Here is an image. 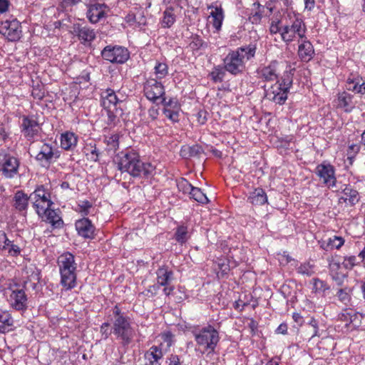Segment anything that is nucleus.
I'll use <instances>...</instances> for the list:
<instances>
[{"label":"nucleus","mask_w":365,"mask_h":365,"mask_svg":"<svg viewBox=\"0 0 365 365\" xmlns=\"http://www.w3.org/2000/svg\"><path fill=\"white\" fill-rule=\"evenodd\" d=\"M346 89L355 93L364 95L365 94V81L359 76L349 78L346 81Z\"/></svg>","instance_id":"obj_29"},{"label":"nucleus","mask_w":365,"mask_h":365,"mask_svg":"<svg viewBox=\"0 0 365 365\" xmlns=\"http://www.w3.org/2000/svg\"><path fill=\"white\" fill-rule=\"evenodd\" d=\"M108 110V120L110 123H115V118L118 115L123 114L122 109L118 110V108L106 109Z\"/></svg>","instance_id":"obj_57"},{"label":"nucleus","mask_w":365,"mask_h":365,"mask_svg":"<svg viewBox=\"0 0 365 365\" xmlns=\"http://www.w3.org/2000/svg\"><path fill=\"white\" fill-rule=\"evenodd\" d=\"M194 336L197 346L196 349L202 354L213 353L220 341L219 332L211 325L195 331Z\"/></svg>","instance_id":"obj_4"},{"label":"nucleus","mask_w":365,"mask_h":365,"mask_svg":"<svg viewBox=\"0 0 365 365\" xmlns=\"http://www.w3.org/2000/svg\"><path fill=\"white\" fill-rule=\"evenodd\" d=\"M309 324L313 328L311 338L319 336V327L317 321L314 318H312L309 322Z\"/></svg>","instance_id":"obj_59"},{"label":"nucleus","mask_w":365,"mask_h":365,"mask_svg":"<svg viewBox=\"0 0 365 365\" xmlns=\"http://www.w3.org/2000/svg\"><path fill=\"white\" fill-rule=\"evenodd\" d=\"M352 98L353 96L346 91L339 93L336 99L337 108H342L345 112H351L354 108Z\"/></svg>","instance_id":"obj_28"},{"label":"nucleus","mask_w":365,"mask_h":365,"mask_svg":"<svg viewBox=\"0 0 365 365\" xmlns=\"http://www.w3.org/2000/svg\"><path fill=\"white\" fill-rule=\"evenodd\" d=\"M329 274L339 286H341L347 277V274L342 270V264L337 255H332L327 258Z\"/></svg>","instance_id":"obj_10"},{"label":"nucleus","mask_w":365,"mask_h":365,"mask_svg":"<svg viewBox=\"0 0 365 365\" xmlns=\"http://www.w3.org/2000/svg\"><path fill=\"white\" fill-rule=\"evenodd\" d=\"M106 6L105 4L95 2L88 6L87 17L91 23H97L105 17Z\"/></svg>","instance_id":"obj_20"},{"label":"nucleus","mask_w":365,"mask_h":365,"mask_svg":"<svg viewBox=\"0 0 365 365\" xmlns=\"http://www.w3.org/2000/svg\"><path fill=\"white\" fill-rule=\"evenodd\" d=\"M76 228L79 235L84 238H93L94 235L95 227L91 221L88 218L83 217L76 222Z\"/></svg>","instance_id":"obj_22"},{"label":"nucleus","mask_w":365,"mask_h":365,"mask_svg":"<svg viewBox=\"0 0 365 365\" xmlns=\"http://www.w3.org/2000/svg\"><path fill=\"white\" fill-rule=\"evenodd\" d=\"M202 152V148L198 145L192 146H183L180 150V155L185 158L197 156Z\"/></svg>","instance_id":"obj_39"},{"label":"nucleus","mask_w":365,"mask_h":365,"mask_svg":"<svg viewBox=\"0 0 365 365\" xmlns=\"http://www.w3.org/2000/svg\"><path fill=\"white\" fill-rule=\"evenodd\" d=\"M316 173L327 186L332 188L336 187V178L333 166L320 164L316 168Z\"/></svg>","instance_id":"obj_15"},{"label":"nucleus","mask_w":365,"mask_h":365,"mask_svg":"<svg viewBox=\"0 0 365 365\" xmlns=\"http://www.w3.org/2000/svg\"><path fill=\"white\" fill-rule=\"evenodd\" d=\"M256 50V45L250 43L230 51L223 59L225 70L235 76L243 73L246 63L255 57Z\"/></svg>","instance_id":"obj_2"},{"label":"nucleus","mask_w":365,"mask_h":365,"mask_svg":"<svg viewBox=\"0 0 365 365\" xmlns=\"http://www.w3.org/2000/svg\"><path fill=\"white\" fill-rule=\"evenodd\" d=\"M21 132L24 136L31 140L36 137L41 130L40 125L34 116H23L21 125Z\"/></svg>","instance_id":"obj_12"},{"label":"nucleus","mask_w":365,"mask_h":365,"mask_svg":"<svg viewBox=\"0 0 365 365\" xmlns=\"http://www.w3.org/2000/svg\"><path fill=\"white\" fill-rule=\"evenodd\" d=\"M11 306L18 311H24L27 308V297L23 289L12 290L9 296Z\"/></svg>","instance_id":"obj_17"},{"label":"nucleus","mask_w":365,"mask_h":365,"mask_svg":"<svg viewBox=\"0 0 365 365\" xmlns=\"http://www.w3.org/2000/svg\"><path fill=\"white\" fill-rule=\"evenodd\" d=\"M336 296L338 299L344 304H347L350 301V294L347 289H340L337 292Z\"/></svg>","instance_id":"obj_55"},{"label":"nucleus","mask_w":365,"mask_h":365,"mask_svg":"<svg viewBox=\"0 0 365 365\" xmlns=\"http://www.w3.org/2000/svg\"><path fill=\"white\" fill-rule=\"evenodd\" d=\"M119 136L118 134L107 135L105 137V143L107 144L108 150H115L118 148Z\"/></svg>","instance_id":"obj_48"},{"label":"nucleus","mask_w":365,"mask_h":365,"mask_svg":"<svg viewBox=\"0 0 365 365\" xmlns=\"http://www.w3.org/2000/svg\"><path fill=\"white\" fill-rule=\"evenodd\" d=\"M77 211L79 212L82 215H88L94 211V207L92 203L88 200H81L78 204Z\"/></svg>","instance_id":"obj_41"},{"label":"nucleus","mask_w":365,"mask_h":365,"mask_svg":"<svg viewBox=\"0 0 365 365\" xmlns=\"http://www.w3.org/2000/svg\"><path fill=\"white\" fill-rule=\"evenodd\" d=\"M207 9L211 10L210 14V18L212 19L211 24L215 31L219 32L221 30L225 18L223 9L220 5L217 6L215 3L207 6Z\"/></svg>","instance_id":"obj_18"},{"label":"nucleus","mask_w":365,"mask_h":365,"mask_svg":"<svg viewBox=\"0 0 365 365\" xmlns=\"http://www.w3.org/2000/svg\"><path fill=\"white\" fill-rule=\"evenodd\" d=\"M148 118L145 120V123H150L155 120L159 115V109L155 106L151 107L147 112Z\"/></svg>","instance_id":"obj_54"},{"label":"nucleus","mask_w":365,"mask_h":365,"mask_svg":"<svg viewBox=\"0 0 365 365\" xmlns=\"http://www.w3.org/2000/svg\"><path fill=\"white\" fill-rule=\"evenodd\" d=\"M168 365H178L180 364V359L177 355H171L168 359Z\"/></svg>","instance_id":"obj_64"},{"label":"nucleus","mask_w":365,"mask_h":365,"mask_svg":"<svg viewBox=\"0 0 365 365\" xmlns=\"http://www.w3.org/2000/svg\"><path fill=\"white\" fill-rule=\"evenodd\" d=\"M197 121L200 124H205L207 121V112L200 110L197 113Z\"/></svg>","instance_id":"obj_62"},{"label":"nucleus","mask_w":365,"mask_h":365,"mask_svg":"<svg viewBox=\"0 0 365 365\" xmlns=\"http://www.w3.org/2000/svg\"><path fill=\"white\" fill-rule=\"evenodd\" d=\"M190 237L188 227L180 225L176 227L174 238L180 245L185 244Z\"/></svg>","instance_id":"obj_36"},{"label":"nucleus","mask_w":365,"mask_h":365,"mask_svg":"<svg viewBox=\"0 0 365 365\" xmlns=\"http://www.w3.org/2000/svg\"><path fill=\"white\" fill-rule=\"evenodd\" d=\"M13 319L7 312H0V333H6L11 329Z\"/></svg>","instance_id":"obj_37"},{"label":"nucleus","mask_w":365,"mask_h":365,"mask_svg":"<svg viewBox=\"0 0 365 365\" xmlns=\"http://www.w3.org/2000/svg\"><path fill=\"white\" fill-rule=\"evenodd\" d=\"M163 356L161 348L157 346H152L145 353V358L150 365H160L159 360Z\"/></svg>","instance_id":"obj_32"},{"label":"nucleus","mask_w":365,"mask_h":365,"mask_svg":"<svg viewBox=\"0 0 365 365\" xmlns=\"http://www.w3.org/2000/svg\"><path fill=\"white\" fill-rule=\"evenodd\" d=\"M4 250L6 251L8 255L11 257H17L21 253V248L17 245L14 244V241L10 240L9 239L6 242V245Z\"/></svg>","instance_id":"obj_46"},{"label":"nucleus","mask_w":365,"mask_h":365,"mask_svg":"<svg viewBox=\"0 0 365 365\" xmlns=\"http://www.w3.org/2000/svg\"><path fill=\"white\" fill-rule=\"evenodd\" d=\"M178 187L180 191H182L184 193H189L190 195L195 187H193L187 180L181 179L178 182Z\"/></svg>","instance_id":"obj_51"},{"label":"nucleus","mask_w":365,"mask_h":365,"mask_svg":"<svg viewBox=\"0 0 365 365\" xmlns=\"http://www.w3.org/2000/svg\"><path fill=\"white\" fill-rule=\"evenodd\" d=\"M175 21V15L173 7H168L163 12L161 21L162 27L170 28Z\"/></svg>","instance_id":"obj_38"},{"label":"nucleus","mask_w":365,"mask_h":365,"mask_svg":"<svg viewBox=\"0 0 365 365\" xmlns=\"http://www.w3.org/2000/svg\"><path fill=\"white\" fill-rule=\"evenodd\" d=\"M101 56L110 63H123L129 58L127 48L119 46H107L101 51Z\"/></svg>","instance_id":"obj_8"},{"label":"nucleus","mask_w":365,"mask_h":365,"mask_svg":"<svg viewBox=\"0 0 365 365\" xmlns=\"http://www.w3.org/2000/svg\"><path fill=\"white\" fill-rule=\"evenodd\" d=\"M248 202L254 205H263L267 202V196L265 191L261 187H257L250 192Z\"/></svg>","instance_id":"obj_30"},{"label":"nucleus","mask_w":365,"mask_h":365,"mask_svg":"<svg viewBox=\"0 0 365 365\" xmlns=\"http://www.w3.org/2000/svg\"><path fill=\"white\" fill-rule=\"evenodd\" d=\"M43 211L36 213L43 221L51 224L54 228H58L63 225V222L56 210L48 207Z\"/></svg>","instance_id":"obj_19"},{"label":"nucleus","mask_w":365,"mask_h":365,"mask_svg":"<svg viewBox=\"0 0 365 365\" xmlns=\"http://www.w3.org/2000/svg\"><path fill=\"white\" fill-rule=\"evenodd\" d=\"M345 240L342 237L334 235L327 240L319 242L320 247L324 250H339L344 244Z\"/></svg>","instance_id":"obj_31"},{"label":"nucleus","mask_w":365,"mask_h":365,"mask_svg":"<svg viewBox=\"0 0 365 365\" xmlns=\"http://www.w3.org/2000/svg\"><path fill=\"white\" fill-rule=\"evenodd\" d=\"M33 206L36 212H43L46 208L52 207L53 202L51 200L50 192L43 185L38 186L30 195Z\"/></svg>","instance_id":"obj_7"},{"label":"nucleus","mask_w":365,"mask_h":365,"mask_svg":"<svg viewBox=\"0 0 365 365\" xmlns=\"http://www.w3.org/2000/svg\"><path fill=\"white\" fill-rule=\"evenodd\" d=\"M297 272L300 274L311 277L314 274V265L309 262L302 263L297 267Z\"/></svg>","instance_id":"obj_43"},{"label":"nucleus","mask_w":365,"mask_h":365,"mask_svg":"<svg viewBox=\"0 0 365 365\" xmlns=\"http://www.w3.org/2000/svg\"><path fill=\"white\" fill-rule=\"evenodd\" d=\"M19 160L5 150L0 151V172L8 179L14 178L19 173Z\"/></svg>","instance_id":"obj_6"},{"label":"nucleus","mask_w":365,"mask_h":365,"mask_svg":"<svg viewBox=\"0 0 365 365\" xmlns=\"http://www.w3.org/2000/svg\"><path fill=\"white\" fill-rule=\"evenodd\" d=\"M73 33L76 36L81 43L84 45L91 44L96 38V33L94 29L88 26L74 24Z\"/></svg>","instance_id":"obj_16"},{"label":"nucleus","mask_w":365,"mask_h":365,"mask_svg":"<svg viewBox=\"0 0 365 365\" xmlns=\"http://www.w3.org/2000/svg\"><path fill=\"white\" fill-rule=\"evenodd\" d=\"M113 332V327L110 328V324L108 322H104L100 327V333L101 334L102 339H107L111 333Z\"/></svg>","instance_id":"obj_53"},{"label":"nucleus","mask_w":365,"mask_h":365,"mask_svg":"<svg viewBox=\"0 0 365 365\" xmlns=\"http://www.w3.org/2000/svg\"><path fill=\"white\" fill-rule=\"evenodd\" d=\"M302 42L298 46V56L301 61L309 62L312 60L314 55V49L312 43L307 40L305 36L301 39Z\"/></svg>","instance_id":"obj_21"},{"label":"nucleus","mask_w":365,"mask_h":365,"mask_svg":"<svg viewBox=\"0 0 365 365\" xmlns=\"http://www.w3.org/2000/svg\"><path fill=\"white\" fill-rule=\"evenodd\" d=\"M163 113L165 116L173 122H178L179 120V113L177 110H171L168 108H165Z\"/></svg>","instance_id":"obj_56"},{"label":"nucleus","mask_w":365,"mask_h":365,"mask_svg":"<svg viewBox=\"0 0 365 365\" xmlns=\"http://www.w3.org/2000/svg\"><path fill=\"white\" fill-rule=\"evenodd\" d=\"M287 91L288 90L285 89L282 84L277 81L269 89L266 91L265 97L269 101L282 105L287 100Z\"/></svg>","instance_id":"obj_14"},{"label":"nucleus","mask_w":365,"mask_h":365,"mask_svg":"<svg viewBox=\"0 0 365 365\" xmlns=\"http://www.w3.org/2000/svg\"><path fill=\"white\" fill-rule=\"evenodd\" d=\"M190 195L197 202L206 204L209 202L207 195L198 187H195Z\"/></svg>","instance_id":"obj_44"},{"label":"nucleus","mask_w":365,"mask_h":365,"mask_svg":"<svg viewBox=\"0 0 365 365\" xmlns=\"http://www.w3.org/2000/svg\"><path fill=\"white\" fill-rule=\"evenodd\" d=\"M121 102L113 90L108 88L102 91L101 105L105 109L117 108V105Z\"/></svg>","instance_id":"obj_23"},{"label":"nucleus","mask_w":365,"mask_h":365,"mask_svg":"<svg viewBox=\"0 0 365 365\" xmlns=\"http://www.w3.org/2000/svg\"><path fill=\"white\" fill-rule=\"evenodd\" d=\"M84 153L93 161H98L100 155L99 150L96 148V144L90 143L84 148Z\"/></svg>","instance_id":"obj_42"},{"label":"nucleus","mask_w":365,"mask_h":365,"mask_svg":"<svg viewBox=\"0 0 365 365\" xmlns=\"http://www.w3.org/2000/svg\"><path fill=\"white\" fill-rule=\"evenodd\" d=\"M31 199L22 190H18L13 197V206L19 212H26L29 207V201Z\"/></svg>","instance_id":"obj_25"},{"label":"nucleus","mask_w":365,"mask_h":365,"mask_svg":"<svg viewBox=\"0 0 365 365\" xmlns=\"http://www.w3.org/2000/svg\"><path fill=\"white\" fill-rule=\"evenodd\" d=\"M329 289L327 283L318 278L313 279V290L315 292H325Z\"/></svg>","instance_id":"obj_50"},{"label":"nucleus","mask_w":365,"mask_h":365,"mask_svg":"<svg viewBox=\"0 0 365 365\" xmlns=\"http://www.w3.org/2000/svg\"><path fill=\"white\" fill-rule=\"evenodd\" d=\"M155 73L158 78H163L168 74V66L163 63H158L155 66Z\"/></svg>","instance_id":"obj_52"},{"label":"nucleus","mask_w":365,"mask_h":365,"mask_svg":"<svg viewBox=\"0 0 365 365\" xmlns=\"http://www.w3.org/2000/svg\"><path fill=\"white\" fill-rule=\"evenodd\" d=\"M21 26L16 19L6 20L0 25V33L9 41H16L21 38Z\"/></svg>","instance_id":"obj_9"},{"label":"nucleus","mask_w":365,"mask_h":365,"mask_svg":"<svg viewBox=\"0 0 365 365\" xmlns=\"http://www.w3.org/2000/svg\"><path fill=\"white\" fill-rule=\"evenodd\" d=\"M114 162L119 170L126 172L133 177H147L154 170L150 163L142 162L139 155L133 151L121 152L115 156Z\"/></svg>","instance_id":"obj_1"},{"label":"nucleus","mask_w":365,"mask_h":365,"mask_svg":"<svg viewBox=\"0 0 365 365\" xmlns=\"http://www.w3.org/2000/svg\"><path fill=\"white\" fill-rule=\"evenodd\" d=\"M279 66V64L277 61H272L268 66L261 68L259 74L267 81H275L278 78Z\"/></svg>","instance_id":"obj_26"},{"label":"nucleus","mask_w":365,"mask_h":365,"mask_svg":"<svg viewBox=\"0 0 365 365\" xmlns=\"http://www.w3.org/2000/svg\"><path fill=\"white\" fill-rule=\"evenodd\" d=\"M157 283L159 286H168L173 279V272L166 267H160L156 271Z\"/></svg>","instance_id":"obj_33"},{"label":"nucleus","mask_w":365,"mask_h":365,"mask_svg":"<svg viewBox=\"0 0 365 365\" xmlns=\"http://www.w3.org/2000/svg\"><path fill=\"white\" fill-rule=\"evenodd\" d=\"M294 68H292L289 66H287V70L285 71L282 77V84L285 89L289 90L292 84V76Z\"/></svg>","instance_id":"obj_45"},{"label":"nucleus","mask_w":365,"mask_h":365,"mask_svg":"<svg viewBox=\"0 0 365 365\" xmlns=\"http://www.w3.org/2000/svg\"><path fill=\"white\" fill-rule=\"evenodd\" d=\"M9 0H0V13L6 12L9 6Z\"/></svg>","instance_id":"obj_63"},{"label":"nucleus","mask_w":365,"mask_h":365,"mask_svg":"<svg viewBox=\"0 0 365 365\" xmlns=\"http://www.w3.org/2000/svg\"><path fill=\"white\" fill-rule=\"evenodd\" d=\"M59 154L56 148L49 143H43L40 147L38 153L36 156V160L41 162L43 165H49L51 163L58 158Z\"/></svg>","instance_id":"obj_11"},{"label":"nucleus","mask_w":365,"mask_h":365,"mask_svg":"<svg viewBox=\"0 0 365 365\" xmlns=\"http://www.w3.org/2000/svg\"><path fill=\"white\" fill-rule=\"evenodd\" d=\"M359 200V192L349 185H345L342 190L341 195L339 198V203H345L353 206Z\"/></svg>","instance_id":"obj_24"},{"label":"nucleus","mask_w":365,"mask_h":365,"mask_svg":"<svg viewBox=\"0 0 365 365\" xmlns=\"http://www.w3.org/2000/svg\"><path fill=\"white\" fill-rule=\"evenodd\" d=\"M77 136L71 132H66L61 136V146L66 150L73 149L77 144Z\"/></svg>","instance_id":"obj_35"},{"label":"nucleus","mask_w":365,"mask_h":365,"mask_svg":"<svg viewBox=\"0 0 365 365\" xmlns=\"http://www.w3.org/2000/svg\"><path fill=\"white\" fill-rule=\"evenodd\" d=\"M226 71L224 66L223 67L220 66H215L210 73V77L215 83L222 82L225 78Z\"/></svg>","instance_id":"obj_40"},{"label":"nucleus","mask_w":365,"mask_h":365,"mask_svg":"<svg viewBox=\"0 0 365 365\" xmlns=\"http://www.w3.org/2000/svg\"><path fill=\"white\" fill-rule=\"evenodd\" d=\"M280 24H281L280 21H273L271 23V25L269 27V31L272 34H276L277 33L281 34L283 26L280 25Z\"/></svg>","instance_id":"obj_58"},{"label":"nucleus","mask_w":365,"mask_h":365,"mask_svg":"<svg viewBox=\"0 0 365 365\" xmlns=\"http://www.w3.org/2000/svg\"><path fill=\"white\" fill-rule=\"evenodd\" d=\"M144 93L148 99L155 102L164 96L165 89L161 83L151 79L144 86Z\"/></svg>","instance_id":"obj_13"},{"label":"nucleus","mask_w":365,"mask_h":365,"mask_svg":"<svg viewBox=\"0 0 365 365\" xmlns=\"http://www.w3.org/2000/svg\"><path fill=\"white\" fill-rule=\"evenodd\" d=\"M61 273V283L66 289H71L76 286V274L75 271H63Z\"/></svg>","instance_id":"obj_34"},{"label":"nucleus","mask_w":365,"mask_h":365,"mask_svg":"<svg viewBox=\"0 0 365 365\" xmlns=\"http://www.w3.org/2000/svg\"><path fill=\"white\" fill-rule=\"evenodd\" d=\"M306 31V25L302 19L294 16L290 24L283 26L281 37L283 41L289 43L293 41L297 36L300 39H303L305 37Z\"/></svg>","instance_id":"obj_5"},{"label":"nucleus","mask_w":365,"mask_h":365,"mask_svg":"<svg viewBox=\"0 0 365 365\" xmlns=\"http://www.w3.org/2000/svg\"><path fill=\"white\" fill-rule=\"evenodd\" d=\"M58 263L59 265L60 272L76 271V269L74 256L70 252H66L61 255L58 257Z\"/></svg>","instance_id":"obj_27"},{"label":"nucleus","mask_w":365,"mask_h":365,"mask_svg":"<svg viewBox=\"0 0 365 365\" xmlns=\"http://www.w3.org/2000/svg\"><path fill=\"white\" fill-rule=\"evenodd\" d=\"M357 263L356 257L354 255H351L344 257L341 264L344 269L350 270L352 269L357 264Z\"/></svg>","instance_id":"obj_49"},{"label":"nucleus","mask_w":365,"mask_h":365,"mask_svg":"<svg viewBox=\"0 0 365 365\" xmlns=\"http://www.w3.org/2000/svg\"><path fill=\"white\" fill-rule=\"evenodd\" d=\"M9 238L6 233L3 231H0V250H4L6 245V242Z\"/></svg>","instance_id":"obj_61"},{"label":"nucleus","mask_w":365,"mask_h":365,"mask_svg":"<svg viewBox=\"0 0 365 365\" xmlns=\"http://www.w3.org/2000/svg\"><path fill=\"white\" fill-rule=\"evenodd\" d=\"M32 96L37 99H42L44 97V91L41 88H34L32 90Z\"/></svg>","instance_id":"obj_60"},{"label":"nucleus","mask_w":365,"mask_h":365,"mask_svg":"<svg viewBox=\"0 0 365 365\" xmlns=\"http://www.w3.org/2000/svg\"><path fill=\"white\" fill-rule=\"evenodd\" d=\"M256 4H254L255 6ZM264 12V6L260 5L259 4H257V10L255 13L252 14L250 16V21L252 24H259L262 19L263 14Z\"/></svg>","instance_id":"obj_47"},{"label":"nucleus","mask_w":365,"mask_h":365,"mask_svg":"<svg viewBox=\"0 0 365 365\" xmlns=\"http://www.w3.org/2000/svg\"><path fill=\"white\" fill-rule=\"evenodd\" d=\"M113 333L120 341L122 346H126L132 342L135 336L130 319L121 312L118 305L113 309Z\"/></svg>","instance_id":"obj_3"}]
</instances>
